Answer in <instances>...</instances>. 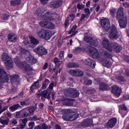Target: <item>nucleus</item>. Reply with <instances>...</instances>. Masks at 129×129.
I'll list each match as a JSON object with an SVG mask.
<instances>
[{
  "instance_id": "1",
  "label": "nucleus",
  "mask_w": 129,
  "mask_h": 129,
  "mask_svg": "<svg viewBox=\"0 0 129 129\" xmlns=\"http://www.w3.org/2000/svg\"><path fill=\"white\" fill-rule=\"evenodd\" d=\"M42 21L40 22V25L43 28L49 29L50 30H55L56 26L50 22H56L59 21L60 18L59 15H57L55 12L51 11L47 12L45 15L41 16Z\"/></svg>"
},
{
  "instance_id": "2",
  "label": "nucleus",
  "mask_w": 129,
  "mask_h": 129,
  "mask_svg": "<svg viewBox=\"0 0 129 129\" xmlns=\"http://www.w3.org/2000/svg\"><path fill=\"white\" fill-rule=\"evenodd\" d=\"M116 19L118 21L120 27L124 28L127 25V20L126 19V15L124 12V9L120 7L117 12Z\"/></svg>"
},
{
  "instance_id": "3",
  "label": "nucleus",
  "mask_w": 129,
  "mask_h": 129,
  "mask_svg": "<svg viewBox=\"0 0 129 129\" xmlns=\"http://www.w3.org/2000/svg\"><path fill=\"white\" fill-rule=\"evenodd\" d=\"M90 53L91 57L94 59H98V58H100L101 56H104V57H106V58L112 57L111 53L108 52L107 51H106L104 49H102L100 51V54L98 50L93 47H90Z\"/></svg>"
},
{
  "instance_id": "4",
  "label": "nucleus",
  "mask_w": 129,
  "mask_h": 129,
  "mask_svg": "<svg viewBox=\"0 0 129 129\" xmlns=\"http://www.w3.org/2000/svg\"><path fill=\"white\" fill-rule=\"evenodd\" d=\"M30 43L29 42L28 37H27L23 41V44L28 48H35V46L39 44V41L37 38H35L33 35H29Z\"/></svg>"
},
{
  "instance_id": "5",
  "label": "nucleus",
  "mask_w": 129,
  "mask_h": 129,
  "mask_svg": "<svg viewBox=\"0 0 129 129\" xmlns=\"http://www.w3.org/2000/svg\"><path fill=\"white\" fill-rule=\"evenodd\" d=\"M14 62L18 68L23 69V70H25V71H27V72L32 71V67L30 66L29 64H28L25 61L21 62V60H20V59H19L18 57L15 58Z\"/></svg>"
},
{
  "instance_id": "6",
  "label": "nucleus",
  "mask_w": 129,
  "mask_h": 129,
  "mask_svg": "<svg viewBox=\"0 0 129 129\" xmlns=\"http://www.w3.org/2000/svg\"><path fill=\"white\" fill-rule=\"evenodd\" d=\"M37 34L39 38H41V39H45V40L47 41L48 40H50L52 37V33H51V31L44 29L38 30Z\"/></svg>"
},
{
  "instance_id": "7",
  "label": "nucleus",
  "mask_w": 129,
  "mask_h": 129,
  "mask_svg": "<svg viewBox=\"0 0 129 129\" xmlns=\"http://www.w3.org/2000/svg\"><path fill=\"white\" fill-rule=\"evenodd\" d=\"M2 60L4 62L8 69L13 68L14 62L13 61V60L10 58V56H9L8 53H4L2 54Z\"/></svg>"
},
{
  "instance_id": "8",
  "label": "nucleus",
  "mask_w": 129,
  "mask_h": 129,
  "mask_svg": "<svg viewBox=\"0 0 129 129\" xmlns=\"http://www.w3.org/2000/svg\"><path fill=\"white\" fill-rule=\"evenodd\" d=\"M109 38L111 40H116V39L119 38V34L117 32V29L115 26L112 25L109 31Z\"/></svg>"
},
{
  "instance_id": "9",
  "label": "nucleus",
  "mask_w": 129,
  "mask_h": 129,
  "mask_svg": "<svg viewBox=\"0 0 129 129\" xmlns=\"http://www.w3.org/2000/svg\"><path fill=\"white\" fill-rule=\"evenodd\" d=\"M9 82V77L7 73L3 69L0 68V89L2 88V83Z\"/></svg>"
},
{
  "instance_id": "10",
  "label": "nucleus",
  "mask_w": 129,
  "mask_h": 129,
  "mask_svg": "<svg viewBox=\"0 0 129 129\" xmlns=\"http://www.w3.org/2000/svg\"><path fill=\"white\" fill-rule=\"evenodd\" d=\"M62 118L64 120H70L73 121L78 118V115L75 113H72L70 114H64L62 116Z\"/></svg>"
},
{
  "instance_id": "11",
  "label": "nucleus",
  "mask_w": 129,
  "mask_h": 129,
  "mask_svg": "<svg viewBox=\"0 0 129 129\" xmlns=\"http://www.w3.org/2000/svg\"><path fill=\"white\" fill-rule=\"evenodd\" d=\"M101 26L104 31L107 32L110 28L109 20L106 18H102L101 19Z\"/></svg>"
},
{
  "instance_id": "12",
  "label": "nucleus",
  "mask_w": 129,
  "mask_h": 129,
  "mask_svg": "<svg viewBox=\"0 0 129 129\" xmlns=\"http://www.w3.org/2000/svg\"><path fill=\"white\" fill-rule=\"evenodd\" d=\"M35 53H37L40 56H44V55H47L48 54V51L45 47L42 46H38L36 48L34 49Z\"/></svg>"
},
{
  "instance_id": "13",
  "label": "nucleus",
  "mask_w": 129,
  "mask_h": 129,
  "mask_svg": "<svg viewBox=\"0 0 129 129\" xmlns=\"http://www.w3.org/2000/svg\"><path fill=\"white\" fill-rule=\"evenodd\" d=\"M84 40L85 42L90 43L92 46H97L98 45V41L96 39H92V37L85 35Z\"/></svg>"
},
{
  "instance_id": "14",
  "label": "nucleus",
  "mask_w": 129,
  "mask_h": 129,
  "mask_svg": "<svg viewBox=\"0 0 129 129\" xmlns=\"http://www.w3.org/2000/svg\"><path fill=\"white\" fill-rule=\"evenodd\" d=\"M41 99H43V97L44 98H47L49 99L50 98V94L48 92V91L44 90L43 92L41 90H39L36 94V97L40 98L41 97Z\"/></svg>"
},
{
  "instance_id": "15",
  "label": "nucleus",
  "mask_w": 129,
  "mask_h": 129,
  "mask_svg": "<svg viewBox=\"0 0 129 129\" xmlns=\"http://www.w3.org/2000/svg\"><path fill=\"white\" fill-rule=\"evenodd\" d=\"M111 48H112V51H114L117 53H119L121 50H122V47L119 44L116 42H113L111 44Z\"/></svg>"
},
{
  "instance_id": "16",
  "label": "nucleus",
  "mask_w": 129,
  "mask_h": 129,
  "mask_svg": "<svg viewBox=\"0 0 129 129\" xmlns=\"http://www.w3.org/2000/svg\"><path fill=\"white\" fill-rule=\"evenodd\" d=\"M102 45L104 48L107 49L110 52L112 51V48H111V43H109V41L107 38H104L102 41Z\"/></svg>"
},
{
  "instance_id": "17",
  "label": "nucleus",
  "mask_w": 129,
  "mask_h": 129,
  "mask_svg": "<svg viewBox=\"0 0 129 129\" xmlns=\"http://www.w3.org/2000/svg\"><path fill=\"white\" fill-rule=\"evenodd\" d=\"M112 92L116 97H119V95L121 93V88L118 87L117 86H114L112 87Z\"/></svg>"
},
{
  "instance_id": "18",
  "label": "nucleus",
  "mask_w": 129,
  "mask_h": 129,
  "mask_svg": "<svg viewBox=\"0 0 129 129\" xmlns=\"http://www.w3.org/2000/svg\"><path fill=\"white\" fill-rule=\"evenodd\" d=\"M83 62L88 65V66L91 67V68L93 69L95 68V61L92 60L90 58H86L82 60Z\"/></svg>"
},
{
  "instance_id": "19",
  "label": "nucleus",
  "mask_w": 129,
  "mask_h": 129,
  "mask_svg": "<svg viewBox=\"0 0 129 129\" xmlns=\"http://www.w3.org/2000/svg\"><path fill=\"white\" fill-rule=\"evenodd\" d=\"M26 59L31 64V65H34V64H36L37 63V59L30 54L26 56Z\"/></svg>"
},
{
  "instance_id": "20",
  "label": "nucleus",
  "mask_w": 129,
  "mask_h": 129,
  "mask_svg": "<svg viewBox=\"0 0 129 129\" xmlns=\"http://www.w3.org/2000/svg\"><path fill=\"white\" fill-rule=\"evenodd\" d=\"M118 75L116 77V78L117 80H119V81H120L121 82H123L124 81V79L123 78V77H122V73H119V72H117ZM124 75H126L127 76V77H129V71H125V72L124 74H123Z\"/></svg>"
},
{
  "instance_id": "21",
  "label": "nucleus",
  "mask_w": 129,
  "mask_h": 129,
  "mask_svg": "<svg viewBox=\"0 0 129 129\" xmlns=\"http://www.w3.org/2000/svg\"><path fill=\"white\" fill-rule=\"evenodd\" d=\"M61 6H62V1L60 0L52 2L49 5V7H50V8H52L53 9L59 8V7H61Z\"/></svg>"
},
{
  "instance_id": "22",
  "label": "nucleus",
  "mask_w": 129,
  "mask_h": 129,
  "mask_svg": "<svg viewBox=\"0 0 129 129\" xmlns=\"http://www.w3.org/2000/svg\"><path fill=\"white\" fill-rule=\"evenodd\" d=\"M115 123H116V118H112L108 121L107 123V125H108V127L112 128L115 125Z\"/></svg>"
},
{
  "instance_id": "23",
  "label": "nucleus",
  "mask_w": 129,
  "mask_h": 129,
  "mask_svg": "<svg viewBox=\"0 0 129 129\" xmlns=\"http://www.w3.org/2000/svg\"><path fill=\"white\" fill-rule=\"evenodd\" d=\"M71 92L72 93H71V96H72V97H73L74 98H76V97H78V96H79V94H80L79 91L75 89H72Z\"/></svg>"
},
{
  "instance_id": "24",
  "label": "nucleus",
  "mask_w": 129,
  "mask_h": 129,
  "mask_svg": "<svg viewBox=\"0 0 129 129\" xmlns=\"http://www.w3.org/2000/svg\"><path fill=\"white\" fill-rule=\"evenodd\" d=\"M39 87V81H36L30 87V92L33 93Z\"/></svg>"
},
{
  "instance_id": "25",
  "label": "nucleus",
  "mask_w": 129,
  "mask_h": 129,
  "mask_svg": "<svg viewBox=\"0 0 129 129\" xmlns=\"http://www.w3.org/2000/svg\"><path fill=\"white\" fill-rule=\"evenodd\" d=\"M28 122V119L24 118L21 119V121L19 124L20 127L21 129H23L26 127V125H27V123Z\"/></svg>"
},
{
  "instance_id": "26",
  "label": "nucleus",
  "mask_w": 129,
  "mask_h": 129,
  "mask_svg": "<svg viewBox=\"0 0 129 129\" xmlns=\"http://www.w3.org/2000/svg\"><path fill=\"white\" fill-rule=\"evenodd\" d=\"M63 105H68V106H72L73 105V100L70 99H66L63 102Z\"/></svg>"
},
{
  "instance_id": "27",
  "label": "nucleus",
  "mask_w": 129,
  "mask_h": 129,
  "mask_svg": "<svg viewBox=\"0 0 129 129\" xmlns=\"http://www.w3.org/2000/svg\"><path fill=\"white\" fill-rule=\"evenodd\" d=\"M8 39L10 42L14 43L17 40V35L14 34H10L8 35Z\"/></svg>"
},
{
  "instance_id": "28",
  "label": "nucleus",
  "mask_w": 129,
  "mask_h": 129,
  "mask_svg": "<svg viewBox=\"0 0 129 129\" xmlns=\"http://www.w3.org/2000/svg\"><path fill=\"white\" fill-rule=\"evenodd\" d=\"M19 77L18 75H13L10 76V80L12 83L17 82V81H19Z\"/></svg>"
},
{
  "instance_id": "29",
  "label": "nucleus",
  "mask_w": 129,
  "mask_h": 129,
  "mask_svg": "<svg viewBox=\"0 0 129 129\" xmlns=\"http://www.w3.org/2000/svg\"><path fill=\"white\" fill-rule=\"evenodd\" d=\"M45 12H46V10L44 8H39L36 11L35 15H37V16L42 15Z\"/></svg>"
},
{
  "instance_id": "30",
  "label": "nucleus",
  "mask_w": 129,
  "mask_h": 129,
  "mask_svg": "<svg viewBox=\"0 0 129 129\" xmlns=\"http://www.w3.org/2000/svg\"><path fill=\"white\" fill-rule=\"evenodd\" d=\"M0 122L4 125L9 124V119H5V117H2L0 118Z\"/></svg>"
},
{
  "instance_id": "31",
  "label": "nucleus",
  "mask_w": 129,
  "mask_h": 129,
  "mask_svg": "<svg viewBox=\"0 0 129 129\" xmlns=\"http://www.w3.org/2000/svg\"><path fill=\"white\" fill-rule=\"evenodd\" d=\"M109 87L107 84L101 83L100 85V89L101 90H108Z\"/></svg>"
},
{
  "instance_id": "32",
  "label": "nucleus",
  "mask_w": 129,
  "mask_h": 129,
  "mask_svg": "<svg viewBox=\"0 0 129 129\" xmlns=\"http://www.w3.org/2000/svg\"><path fill=\"white\" fill-rule=\"evenodd\" d=\"M68 68H76L79 67V64L76 63L70 62L67 64Z\"/></svg>"
},
{
  "instance_id": "33",
  "label": "nucleus",
  "mask_w": 129,
  "mask_h": 129,
  "mask_svg": "<svg viewBox=\"0 0 129 129\" xmlns=\"http://www.w3.org/2000/svg\"><path fill=\"white\" fill-rule=\"evenodd\" d=\"M21 106L19 104H15L12 106L10 107L9 109L11 111H16Z\"/></svg>"
},
{
  "instance_id": "34",
  "label": "nucleus",
  "mask_w": 129,
  "mask_h": 129,
  "mask_svg": "<svg viewBox=\"0 0 129 129\" xmlns=\"http://www.w3.org/2000/svg\"><path fill=\"white\" fill-rule=\"evenodd\" d=\"M21 0H11V5L13 7L14 6H18L21 4Z\"/></svg>"
},
{
  "instance_id": "35",
  "label": "nucleus",
  "mask_w": 129,
  "mask_h": 129,
  "mask_svg": "<svg viewBox=\"0 0 129 129\" xmlns=\"http://www.w3.org/2000/svg\"><path fill=\"white\" fill-rule=\"evenodd\" d=\"M76 74L77 75L76 77H81L84 75V73L80 70H77Z\"/></svg>"
},
{
  "instance_id": "36",
  "label": "nucleus",
  "mask_w": 129,
  "mask_h": 129,
  "mask_svg": "<svg viewBox=\"0 0 129 129\" xmlns=\"http://www.w3.org/2000/svg\"><path fill=\"white\" fill-rule=\"evenodd\" d=\"M69 73L70 75H72V76H75L76 77L77 76V74H76V70H70Z\"/></svg>"
},
{
  "instance_id": "37",
  "label": "nucleus",
  "mask_w": 129,
  "mask_h": 129,
  "mask_svg": "<svg viewBox=\"0 0 129 129\" xmlns=\"http://www.w3.org/2000/svg\"><path fill=\"white\" fill-rule=\"evenodd\" d=\"M81 51H82V48L80 47H77L73 50V52L75 54H79V53H80Z\"/></svg>"
},
{
  "instance_id": "38",
  "label": "nucleus",
  "mask_w": 129,
  "mask_h": 129,
  "mask_svg": "<svg viewBox=\"0 0 129 129\" xmlns=\"http://www.w3.org/2000/svg\"><path fill=\"white\" fill-rule=\"evenodd\" d=\"M76 29H77V26L74 25L72 29L69 31V35H70L72 33H74V32L76 31Z\"/></svg>"
},
{
  "instance_id": "39",
  "label": "nucleus",
  "mask_w": 129,
  "mask_h": 129,
  "mask_svg": "<svg viewBox=\"0 0 129 129\" xmlns=\"http://www.w3.org/2000/svg\"><path fill=\"white\" fill-rule=\"evenodd\" d=\"M116 13V9L115 8H111L110 10V14L112 17L115 16V13Z\"/></svg>"
},
{
  "instance_id": "40",
  "label": "nucleus",
  "mask_w": 129,
  "mask_h": 129,
  "mask_svg": "<svg viewBox=\"0 0 129 129\" xmlns=\"http://www.w3.org/2000/svg\"><path fill=\"white\" fill-rule=\"evenodd\" d=\"M83 124H86V123H92V119H89L87 120H85L83 122Z\"/></svg>"
},
{
  "instance_id": "41",
  "label": "nucleus",
  "mask_w": 129,
  "mask_h": 129,
  "mask_svg": "<svg viewBox=\"0 0 129 129\" xmlns=\"http://www.w3.org/2000/svg\"><path fill=\"white\" fill-rule=\"evenodd\" d=\"M37 109V107H32L28 109L30 113H33L35 110Z\"/></svg>"
},
{
  "instance_id": "42",
  "label": "nucleus",
  "mask_w": 129,
  "mask_h": 129,
  "mask_svg": "<svg viewBox=\"0 0 129 129\" xmlns=\"http://www.w3.org/2000/svg\"><path fill=\"white\" fill-rule=\"evenodd\" d=\"M30 128H34L35 127V122H30L28 124Z\"/></svg>"
},
{
  "instance_id": "43",
  "label": "nucleus",
  "mask_w": 129,
  "mask_h": 129,
  "mask_svg": "<svg viewBox=\"0 0 129 129\" xmlns=\"http://www.w3.org/2000/svg\"><path fill=\"white\" fill-rule=\"evenodd\" d=\"M53 87H54V83H50L48 89L46 90L47 91H48V90H49V89H50V90H52V89H53Z\"/></svg>"
},
{
  "instance_id": "44",
  "label": "nucleus",
  "mask_w": 129,
  "mask_h": 129,
  "mask_svg": "<svg viewBox=\"0 0 129 129\" xmlns=\"http://www.w3.org/2000/svg\"><path fill=\"white\" fill-rule=\"evenodd\" d=\"M120 108H121V109H122V110H127V108H126L125 105H124V104L120 105Z\"/></svg>"
},
{
  "instance_id": "45",
  "label": "nucleus",
  "mask_w": 129,
  "mask_h": 129,
  "mask_svg": "<svg viewBox=\"0 0 129 129\" xmlns=\"http://www.w3.org/2000/svg\"><path fill=\"white\" fill-rule=\"evenodd\" d=\"M85 12L86 13V15H88V16H90V10L88 8H86L85 9Z\"/></svg>"
},
{
  "instance_id": "46",
  "label": "nucleus",
  "mask_w": 129,
  "mask_h": 129,
  "mask_svg": "<svg viewBox=\"0 0 129 129\" xmlns=\"http://www.w3.org/2000/svg\"><path fill=\"white\" fill-rule=\"evenodd\" d=\"M84 7L85 6L82 4H78V9H79V10H82V9H84Z\"/></svg>"
},
{
  "instance_id": "47",
  "label": "nucleus",
  "mask_w": 129,
  "mask_h": 129,
  "mask_svg": "<svg viewBox=\"0 0 129 129\" xmlns=\"http://www.w3.org/2000/svg\"><path fill=\"white\" fill-rule=\"evenodd\" d=\"M87 18H88V15L86 14L85 15V14H83L82 15V16H81V21H82V20H84V19H86Z\"/></svg>"
},
{
  "instance_id": "48",
  "label": "nucleus",
  "mask_w": 129,
  "mask_h": 129,
  "mask_svg": "<svg viewBox=\"0 0 129 129\" xmlns=\"http://www.w3.org/2000/svg\"><path fill=\"white\" fill-rule=\"evenodd\" d=\"M15 116H16V117H17L18 118H20L22 117V116H21V111L16 112Z\"/></svg>"
},
{
  "instance_id": "49",
  "label": "nucleus",
  "mask_w": 129,
  "mask_h": 129,
  "mask_svg": "<svg viewBox=\"0 0 129 129\" xmlns=\"http://www.w3.org/2000/svg\"><path fill=\"white\" fill-rule=\"evenodd\" d=\"M86 85H91L92 84V81L90 80H88L85 82Z\"/></svg>"
},
{
  "instance_id": "50",
  "label": "nucleus",
  "mask_w": 129,
  "mask_h": 129,
  "mask_svg": "<svg viewBox=\"0 0 129 129\" xmlns=\"http://www.w3.org/2000/svg\"><path fill=\"white\" fill-rule=\"evenodd\" d=\"M11 122L13 124H17V123H18V120L17 119L13 118L11 120Z\"/></svg>"
},
{
  "instance_id": "51",
  "label": "nucleus",
  "mask_w": 129,
  "mask_h": 129,
  "mask_svg": "<svg viewBox=\"0 0 129 129\" xmlns=\"http://www.w3.org/2000/svg\"><path fill=\"white\" fill-rule=\"evenodd\" d=\"M104 64L106 66H108L109 65H110V62L109 61L107 60H103V61Z\"/></svg>"
},
{
  "instance_id": "52",
  "label": "nucleus",
  "mask_w": 129,
  "mask_h": 129,
  "mask_svg": "<svg viewBox=\"0 0 129 129\" xmlns=\"http://www.w3.org/2000/svg\"><path fill=\"white\" fill-rule=\"evenodd\" d=\"M9 18H10V16H9V15L5 14L4 15H3V20H8V19H9Z\"/></svg>"
},
{
  "instance_id": "53",
  "label": "nucleus",
  "mask_w": 129,
  "mask_h": 129,
  "mask_svg": "<svg viewBox=\"0 0 129 129\" xmlns=\"http://www.w3.org/2000/svg\"><path fill=\"white\" fill-rule=\"evenodd\" d=\"M33 117L34 121H36V120H40V118H38V117L36 115L33 116Z\"/></svg>"
},
{
  "instance_id": "54",
  "label": "nucleus",
  "mask_w": 129,
  "mask_h": 129,
  "mask_svg": "<svg viewBox=\"0 0 129 129\" xmlns=\"http://www.w3.org/2000/svg\"><path fill=\"white\" fill-rule=\"evenodd\" d=\"M44 84H46V85H49V84L50 83V81L48 79H45L44 82H43Z\"/></svg>"
},
{
  "instance_id": "55",
  "label": "nucleus",
  "mask_w": 129,
  "mask_h": 129,
  "mask_svg": "<svg viewBox=\"0 0 129 129\" xmlns=\"http://www.w3.org/2000/svg\"><path fill=\"white\" fill-rule=\"evenodd\" d=\"M94 92H95V90H94V89H93L89 90L88 93H89V94H91L92 93H94Z\"/></svg>"
},
{
  "instance_id": "56",
  "label": "nucleus",
  "mask_w": 129,
  "mask_h": 129,
  "mask_svg": "<svg viewBox=\"0 0 129 129\" xmlns=\"http://www.w3.org/2000/svg\"><path fill=\"white\" fill-rule=\"evenodd\" d=\"M49 0H40V2L42 5H46L48 3Z\"/></svg>"
},
{
  "instance_id": "57",
  "label": "nucleus",
  "mask_w": 129,
  "mask_h": 129,
  "mask_svg": "<svg viewBox=\"0 0 129 129\" xmlns=\"http://www.w3.org/2000/svg\"><path fill=\"white\" fill-rule=\"evenodd\" d=\"M63 56H64V51H61L59 52V58H62Z\"/></svg>"
},
{
  "instance_id": "58",
  "label": "nucleus",
  "mask_w": 129,
  "mask_h": 129,
  "mask_svg": "<svg viewBox=\"0 0 129 129\" xmlns=\"http://www.w3.org/2000/svg\"><path fill=\"white\" fill-rule=\"evenodd\" d=\"M42 127L43 129H48V125L44 123L42 125Z\"/></svg>"
},
{
  "instance_id": "59",
  "label": "nucleus",
  "mask_w": 129,
  "mask_h": 129,
  "mask_svg": "<svg viewBox=\"0 0 129 129\" xmlns=\"http://www.w3.org/2000/svg\"><path fill=\"white\" fill-rule=\"evenodd\" d=\"M123 6L125 7V8H128L129 4L127 2H124L123 3Z\"/></svg>"
},
{
  "instance_id": "60",
  "label": "nucleus",
  "mask_w": 129,
  "mask_h": 129,
  "mask_svg": "<svg viewBox=\"0 0 129 129\" xmlns=\"http://www.w3.org/2000/svg\"><path fill=\"white\" fill-rule=\"evenodd\" d=\"M124 99H125V100H129V95H124Z\"/></svg>"
},
{
  "instance_id": "61",
  "label": "nucleus",
  "mask_w": 129,
  "mask_h": 129,
  "mask_svg": "<svg viewBox=\"0 0 129 129\" xmlns=\"http://www.w3.org/2000/svg\"><path fill=\"white\" fill-rule=\"evenodd\" d=\"M54 62L55 64H58V63L59 62V59H58V58L55 57L54 58Z\"/></svg>"
},
{
  "instance_id": "62",
  "label": "nucleus",
  "mask_w": 129,
  "mask_h": 129,
  "mask_svg": "<svg viewBox=\"0 0 129 129\" xmlns=\"http://www.w3.org/2000/svg\"><path fill=\"white\" fill-rule=\"evenodd\" d=\"M100 10V6L97 5L96 6V12H98Z\"/></svg>"
},
{
  "instance_id": "63",
  "label": "nucleus",
  "mask_w": 129,
  "mask_h": 129,
  "mask_svg": "<svg viewBox=\"0 0 129 129\" xmlns=\"http://www.w3.org/2000/svg\"><path fill=\"white\" fill-rule=\"evenodd\" d=\"M28 115H29V113H28L27 112H24L23 113V115H22V117H27V116H28Z\"/></svg>"
},
{
  "instance_id": "64",
  "label": "nucleus",
  "mask_w": 129,
  "mask_h": 129,
  "mask_svg": "<svg viewBox=\"0 0 129 129\" xmlns=\"http://www.w3.org/2000/svg\"><path fill=\"white\" fill-rule=\"evenodd\" d=\"M47 68H48V63H45L43 67V69L44 70H45V69H47Z\"/></svg>"
}]
</instances>
